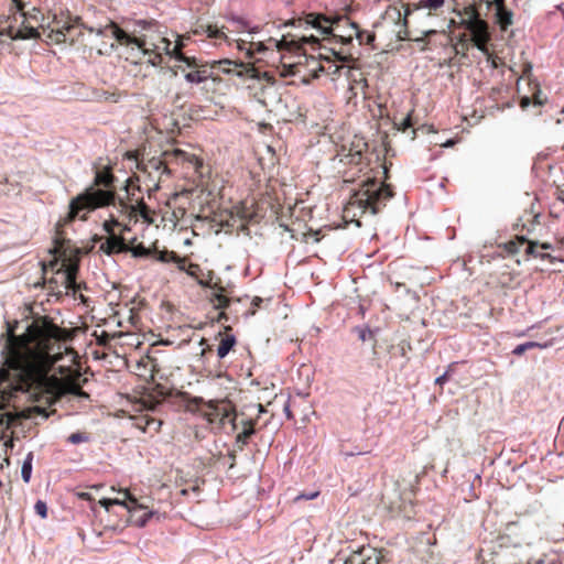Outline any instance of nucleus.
<instances>
[{"label": "nucleus", "mask_w": 564, "mask_h": 564, "mask_svg": "<svg viewBox=\"0 0 564 564\" xmlns=\"http://www.w3.org/2000/svg\"><path fill=\"white\" fill-rule=\"evenodd\" d=\"M165 51L181 64L176 66L177 70L184 73V78L189 84H202L212 77V72L207 66H203L196 57L186 56L181 52L183 44H175L171 48V42L163 39Z\"/></svg>", "instance_id": "obj_5"}, {"label": "nucleus", "mask_w": 564, "mask_h": 564, "mask_svg": "<svg viewBox=\"0 0 564 564\" xmlns=\"http://www.w3.org/2000/svg\"><path fill=\"white\" fill-rule=\"evenodd\" d=\"M242 423H243V430L240 433H238L236 436V444H238L239 449H242V447L248 443V440L256 432L253 424L251 422L243 421Z\"/></svg>", "instance_id": "obj_18"}, {"label": "nucleus", "mask_w": 564, "mask_h": 564, "mask_svg": "<svg viewBox=\"0 0 564 564\" xmlns=\"http://www.w3.org/2000/svg\"><path fill=\"white\" fill-rule=\"evenodd\" d=\"M339 37H340V40H341V41L346 40V41H347V43H348V42H351V40H352V36H351V35H349L348 37H345V36H341V35H340Z\"/></svg>", "instance_id": "obj_50"}, {"label": "nucleus", "mask_w": 564, "mask_h": 564, "mask_svg": "<svg viewBox=\"0 0 564 564\" xmlns=\"http://www.w3.org/2000/svg\"><path fill=\"white\" fill-rule=\"evenodd\" d=\"M90 440L89 435L84 432H76L68 436L67 441L72 444L86 443Z\"/></svg>", "instance_id": "obj_34"}, {"label": "nucleus", "mask_w": 564, "mask_h": 564, "mask_svg": "<svg viewBox=\"0 0 564 564\" xmlns=\"http://www.w3.org/2000/svg\"><path fill=\"white\" fill-rule=\"evenodd\" d=\"M79 18L75 19V22H72L69 20L59 19L56 20V29L50 30L47 37L56 43L66 42L68 35L73 32V30L76 26V23H78Z\"/></svg>", "instance_id": "obj_14"}, {"label": "nucleus", "mask_w": 564, "mask_h": 564, "mask_svg": "<svg viewBox=\"0 0 564 564\" xmlns=\"http://www.w3.org/2000/svg\"><path fill=\"white\" fill-rule=\"evenodd\" d=\"M202 32L210 39H225L226 35L217 25L202 26Z\"/></svg>", "instance_id": "obj_28"}, {"label": "nucleus", "mask_w": 564, "mask_h": 564, "mask_svg": "<svg viewBox=\"0 0 564 564\" xmlns=\"http://www.w3.org/2000/svg\"><path fill=\"white\" fill-rule=\"evenodd\" d=\"M465 29L470 33L474 45L482 53L488 54L487 44L490 41L489 24L478 13L471 12L463 21Z\"/></svg>", "instance_id": "obj_8"}, {"label": "nucleus", "mask_w": 564, "mask_h": 564, "mask_svg": "<svg viewBox=\"0 0 564 564\" xmlns=\"http://www.w3.org/2000/svg\"><path fill=\"white\" fill-rule=\"evenodd\" d=\"M242 45H245V41H242L241 43H238V48H239V50H243V46H242Z\"/></svg>", "instance_id": "obj_52"}, {"label": "nucleus", "mask_w": 564, "mask_h": 564, "mask_svg": "<svg viewBox=\"0 0 564 564\" xmlns=\"http://www.w3.org/2000/svg\"><path fill=\"white\" fill-rule=\"evenodd\" d=\"M229 456H230V458H231V460H232V463H231V465H230V468H232V467H234V465H235L236 455H235V453H230V454H229Z\"/></svg>", "instance_id": "obj_48"}, {"label": "nucleus", "mask_w": 564, "mask_h": 564, "mask_svg": "<svg viewBox=\"0 0 564 564\" xmlns=\"http://www.w3.org/2000/svg\"><path fill=\"white\" fill-rule=\"evenodd\" d=\"M485 1L487 3V9H491V8L495 9V4H494L492 0H485Z\"/></svg>", "instance_id": "obj_47"}, {"label": "nucleus", "mask_w": 564, "mask_h": 564, "mask_svg": "<svg viewBox=\"0 0 564 564\" xmlns=\"http://www.w3.org/2000/svg\"><path fill=\"white\" fill-rule=\"evenodd\" d=\"M84 28L87 29L89 32H95L98 36L112 37L120 45L137 46L138 48L144 46V43L141 42L139 40V37H135L131 34L127 33L124 30H122L121 28H119L117 24H115L112 22L104 28H98V29H95L93 26H90V28L84 26Z\"/></svg>", "instance_id": "obj_10"}, {"label": "nucleus", "mask_w": 564, "mask_h": 564, "mask_svg": "<svg viewBox=\"0 0 564 564\" xmlns=\"http://www.w3.org/2000/svg\"><path fill=\"white\" fill-rule=\"evenodd\" d=\"M230 22L232 24L237 25V29L239 31H245L246 30V31H248L249 34L258 32V28L257 26L249 29L248 22L245 21L242 18H239V17L232 18L230 20Z\"/></svg>", "instance_id": "obj_31"}, {"label": "nucleus", "mask_w": 564, "mask_h": 564, "mask_svg": "<svg viewBox=\"0 0 564 564\" xmlns=\"http://www.w3.org/2000/svg\"><path fill=\"white\" fill-rule=\"evenodd\" d=\"M402 8H404L403 12L401 8L389 7L382 14V23L391 24L395 28L394 32L399 41L411 40L417 44H423L422 50H425L426 37L436 34V31L433 29L425 30L422 31L421 36L410 37L408 30V17L411 15L412 9L409 4L406 7L402 6ZM379 24H381V22L375 23L373 26L378 28Z\"/></svg>", "instance_id": "obj_4"}, {"label": "nucleus", "mask_w": 564, "mask_h": 564, "mask_svg": "<svg viewBox=\"0 0 564 564\" xmlns=\"http://www.w3.org/2000/svg\"><path fill=\"white\" fill-rule=\"evenodd\" d=\"M141 42L144 43L143 47L138 48L137 46H130L132 50H137L138 52H141L142 55H149L148 63L152 66H156L161 63V55L159 53H153L150 48L147 47V43L144 40L139 39Z\"/></svg>", "instance_id": "obj_24"}, {"label": "nucleus", "mask_w": 564, "mask_h": 564, "mask_svg": "<svg viewBox=\"0 0 564 564\" xmlns=\"http://www.w3.org/2000/svg\"><path fill=\"white\" fill-rule=\"evenodd\" d=\"M445 0H421L419 6H414V10L430 9L437 10L444 6Z\"/></svg>", "instance_id": "obj_30"}, {"label": "nucleus", "mask_w": 564, "mask_h": 564, "mask_svg": "<svg viewBox=\"0 0 564 564\" xmlns=\"http://www.w3.org/2000/svg\"><path fill=\"white\" fill-rule=\"evenodd\" d=\"M111 502L113 505L121 506V507H123V508H126L128 510V502H127V498L126 497L122 500H120V499H112Z\"/></svg>", "instance_id": "obj_42"}, {"label": "nucleus", "mask_w": 564, "mask_h": 564, "mask_svg": "<svg viewBox=\"0 0 564 564\" xmlns=\"http://www.w3.org/2000/svg\"><path fill=\"white\" fill-rule=\"evenodd\" d=\"M267 48H268V46L263 42H258V43L251 42L250 47L247 48L246 53L251 58V57H253V50H256L259 53H262Z\"/></svg>", "instance_id": "obj_35"}, {"label": "nucleus", "mask_w": 564, "mask_h": 564, "mask_svg": "<svg viewBox=\"0 0 564 564\" xmlns=\"http://www.w3.org/2000/svg\"><path fill=\"white\" fill-rule=\"evenodd\" d=\"M131 183H132V182H131V180L129 178V180H127V181H126V184H124V185H123V187H122V188L127 192V195H128V196L130 195V185H131Z\"/></svg>", "instance_id": "obj_45"}, {"label": "nucleus", "mask_w": 564, "mask_h": 564, "mask_svg": "<svg viewBox=\"0 0 564 564\" xmlns=\"http://www.w3.org/2000/svg\"><path fill=\"white\" fill-rule=\"evenodd\" d=\"M263 302H264V300L262 297L254 296L251 301V305L253 306V310L249 314L253 315L256 313V308L260 307Z\"/></svg>", "instance_id": "obj_40"}, {"label": "nucleus", "mask_w": 564, "mask_h": 564, "mask_svg": "<svg viewBox=\"0 0 564 564\" xmlns=\"http://www.w3.org/2000/svg\"><path fill=\"white\" fill-rule=\"evenodd\" d=\"M355 561H356V558H355V557H352V558H348V560H346V561L344 562V564H356V562H355Z\"/></svg>", "instance_id": "obj_49"}, {"label": "nucleus", "mask_w": 564, "mask_h": 564, "mask_svg": "<svg viewBox=\"0 0 564 564\" xmlns=\"http://www.w3.org/2000/svg\"><path fill=\"white\" fill-rule=\"evenodd\" d=\"M152 518H156V520H160L161 514L159 513V511L149 510L148 508L144 510L143 514L139 517L137 514L134 517H131L132 521L138 528H144Z\"/></svg>", "instance_id": "obj_20"}, {"label": "nucleus", "mask_w": 564, "mask_h": 564, "mask_svg": "<svg viewBox=\"0 0 564 564\" xmlns=\"http://www.w3.org/2000/svg\"><path fill=\"white\" fill-rule=\"evenodd\" d=\"M121 224L115 218L113 214H110V218L108 220H105L102 224V229L109 235H116L115 234V227H119Z\"/></svg>", "instance_id": "obj_33"}, {"label": "nucleus", "mask_w": 564, "mask_h": 564, "mask_svg": "<svg viewBox=\"0 0 564 564\" xmlns=\"http://www.w3.org/2000/svg\"><path fill=\"white\" fill-rule=\"evenodd\" d=\"M318 495H319L318 491H313V492H310V494H300L296 497H294V501L312 500V499H315Z\"/></svg>", "instance_id": "obj_39"}, {"label": "nucleus", "mask_w": 564, "mask_h": 564, "mask_svg": "<svg viewBox=\"0 0 564 564\" xmlns=\"http://www.w3.org/2000/svg\"><path fill=\"white\" fill-rule=\"evenodd\" d=\"M127 251L131 252L134 258H147L150 254L149 249L142 243L133 246L132 248L128 247Z\"/></svg>", "instance_id": "obj_32"}, {"label": "nucleus", "mask_w": 564, "mask_h": 564, "mask_svg": "<svg viewBox=\"0 0 564 564\" xmlns=\"http://www.w3.org/2000/svg\"><path fill=\"white\" fill-rule=\"evenodd\" d=\"M154 188H155V189H158V188H159V184H158V183H155V184H154Z\"/></svg>", "instance_id": "obj_55"}, {"label": "nucleus", "mask_w": 564, "mask_h": 564, "mask_svg": "<svg viewBox=\"0 0 564 564\" xmlns=\"http://www.w3.org/2000/svg\"><path fill=\"white\" fill-rule=\"evenodd\" d=\"M33 458H34L33 452H29L25 455L22 466H21V477H22L23 481L26 484L30 482V480H31L32 469H33V466H32Z\"/></svg>", "instance_id": "obj_21"}, {"label": "nucleus", "mask_w": 564, "mask_h": 564, "mask_svg": "<svg viewBox=\"0 0 564 564\" xmlns=\"http://www.w3.org/2000/svg\"><path fill=\"white\" fill-rule=\"evenodd\" d=\"M197 283L202 288H208L212 290L209 301L213 303L214 308L221 311L219 314V321L227 319V315L224 310L229 307L231 300L228 297L227 290L220 283V280L214 282L212 274H208L206 279H198Z\"/></svg>", "instance_id": "obj_9"}, {"label": "nucleus", "mask_w": 564, "mask_h": 564, "mask_svg": "<svg viewBox=\"0 0 564 564\" xmlns=\"http://www.w3.org/2000/svg\"><path fill=\"white\" fill-rule=\"evenodd\" d=\"M138 170L149 175L151 180H154V174H159L158 181L161 180L162 175H170L171 171L160 158H151L147 162L141 161L137 163Z\"/></svg>", "instance_id": "obj_13"}, {"label": "nucleus", "mask_w": 564, "mask_h": 564, "mask_svg": "<svg viewBox=\"0 0 564 564\" xmlns=\"http://www.w3.org/2000/svg\"><path fill=\"white\" fill-rule=\"evenodd\" d=\"M0 34L7 36L11 40H18L14 35L19 34V29L13 28L12 25L4 28L0 31Z\"/></svg>", "instance_id": "obj_37"}, {"label": "nucleus", "mask_w": 564, "mask_h": 564, "mask_svg": "<svg viewBox=\"0 0 564 564\" xmlns=\"http://www.w3.org/2000/svg\"><path fill=\"white\" fill-rule=\"evenodd\" d=\"M115 176L108 172H97L95 184L102 185L105 188L88 187L77 196L70 199L68 213L64 218V224L68 225L79 218L86 220L89 213L97 208L112 206L117 213H127L130 218H137L140 215L147 223H151L148 215V207L143 204L141 208L128 204V202L116 195L111 189Z\"/></svg>", "instance_id": "obj_2"}, {"label": "nucleus", "mask_w": 564, "mask_h": 564, "mask_svg": "<svg viewBox=\"0 0 564 564\" xmlns=\"http://www.w3.org/2000/svg\"><path fill=\"white\" fill-rule=\"evenodd\" d=\"M354 333L357 334L361 341H367L375 338V333L366 325H358L354 327Z\"/></svg>", "instance_id": "obj_27"}, {"label": "nucleus", "mask_w": 564, "mask_h": 564, "mask_svg": "<svg viewBox=\"0 0 564 564\" xmlns=\"http://www.w3.org/2000/svg\"><path fill=\"white\" fill-rule=\"evenodd\" d=\"M76 275L77 268L67 265L57 270L56 276L51 280V283L56 284L58 293L64 291L66 294L72 293L73 296H76L77 291L80 290V284L77 283Z\"/></svg>", "instance_id": "obj_11"}, {"label": "nucleus", "mask_w": 564, "mask_h": 564, "mask_svg": "<svg viewBox=\"0 0 564 564\" xmlns=\"http://www.w3.org/2000/svg\"><path fill=\"white\" fill-rule=\"evenodd\" d=\"M34 510L42 519L47 517V506L44 501L37 500L34 505Z\"/></svg>", "instance_id": "obj_36"}, {"label": "nucleus", "mask_w": 564, "mask_h": 564, "mask_svg": "<svg viewBox=\"0 0 564 564\" xmlns=\"http://www.w3.org/2000/svg\"><path fill=\"white\" fill-rule=\"evenodd\" d=\"M538 247H539L538 242H529L527 248H525V253L532 254L534 257H541V258L550 257L549 254L544 256V254L539 253L536 251Z\"/></svg>", "instance_id": "obj_38"}, {"label": "nucleus", "mask_w": 564, "mask_h": 564, "mask_svg": "<svg viewBox=\"0 0 564 564\" xmlns=\"http://www.w3.org/2000/svg\"><path fill=\"white\" fill-rule=\"evenodd\" d=\"M120 227L122 228L123 232L130 231V227L128 225H121Z\"/></svg>", "instance_id": "obj_51"}, {"label": "nucleus", "mask_w": 564, "mask_h": 564, "mask_svg": "<svg viewBox=\"0 0 564 564\" xmlns=\"http://www.w3.org/2000/svg\"><path fill=\"white\" fill-rule=\"evenodd\" d=\"M495 4V22L499 25L501 31H507L513 23V13L505 4V0H492Z\"/></svg>", "instance_id": "obj_15"}, {"label": "nucleus", "mask_w": 564, "mask_h": 564, "mask_svg": "<svg viewBox=\"0 0 564 564\" xmlns=\"http://www.w3.org/2000/svg\"><path fill=\"white\" fill-rule=\"evenodd\" d=\"M447 375H448V371H445L443 375L438 376L435 379V384H438V386L444 384V382L447 380Z\"/></svg>", "instance_id": "obj_41"}, {"label": "nucleus", "mask_w": 564, "mask_h": 564, "mask_svg": "<svg viewBox=\"0 0 564 564\" xmlns=\"http://www.w3.org/2000/svg\"><path fill=\"white\" fill-rule=\"evenodd\" d=\"M124 494V497L127 498L128 502V512L130 513V517H134L135 513L140 510H145L147 506L143 503H140L138 499L128 492V490H122Z\"/></svg>", "instance_id": "obj_22"}, {"label": "nucleus", "mask_w": 564, "mask_h": 564, "mask_svg": "<svg viewBox=\"0 0 564 564\" xmlns=\"http://www.w3.org/2000/svg\"><path fill=\"white\" fill-rule=\"evenodd\" d=\"M100 250L108 256L124 252L128 250L127 239L118 235L109 236L104 242H101Z\"/></svg>", "instance_id": "obj_16"}, {"label": "nucleus", "mask_w": 564, "mask_h": 564, "mask_svg": "<svg viewBox=\"0 0 564 564\" xmlns=\"http://www.w3.org/2000/svg\"><path fill=\"white\" fill-rule=\"evenodd\" d=\"M11 351L0 368V412L18 392H30L62 398L84 392L74 383L62 380L52 370L61 359L56 330L35 322L29 324L21 336L8 329Z\"/></svg>", "instance_id": "obj_1"}, {"label": "nucleus", "mask_w": 564, "mask_h": 564, "mask_svg": "<svg viewBox=\"0 0 564 564\" xmlns=\"http://www.w3.org/2000/svg\"><path fill=\"white\" fill-rule=\"evenodd\" d=\"M112 499H109V498H104L102 500H100V505L106 509V510H109L110 506H112L113 503L111 502Z\"/></svg>", "instance_id": "obj_44"}, {"label": "nucleus", "mask_w": 564, "mask_h": 564, "mask_svg": "<svg viewBox=\"0 0 564 564\" xmlns=\"http://www.w3.org/2000/svg\"><path fill=\"white\" fill-rule=\"evenodd\" d=\"M392 196L393 193L389 185L372 181L365 184L355 194V204H357L362 212H370L372 215H376L381 206Z\"/></svg>", "instance_id": "obj_6"}, {"label": "nucleus", "mask_w": 564, "mask_h": 564, "mask_svg": "<svg viewBox=\"0 0 564 564\" xmlns=\"http://www.w3.org/2000/svg\"><path fill=\"white\" fill-rule=\"evenodd\" d=\"M14 36L19 40H30L40 37V33L34 26L24 25L23 28H19V34Z\"/></svg>", "instance_id": "obj_25"}, {"label": "nucleus", "mask_w": 564, "mask_h": 564, "mask_svg": "<svg viewBox=\"0 0 564 564\" xmlns=\"http://www.w3.org/2000/svg\"><path fill=\"white\" fill-rule=\"evenodd\" d=\"M339 21H345L349 24V26L355 30V36L359 41V44L371 45L375 42L376 35L370 32H366L359 29L356 22L350 21L349 19L337 17L336 19H329L322 14H310L306 18V23L317 30L322 35L332 34L333 28L332 25L338 23Z\"/></svg>", "instance_id": "obj_7"}, {"label": "nucleus", "mask_w": 564, "mask_h": 564, "mask_svg": "<svg viewBox=\"0 0 564 564\" xmlns=\"http://www.w3.org/2000/svg\"><path fill=\"white\" fill-rule=\"evenodd\" d=\"M362 560L357 564H380L381 555L376 549L362 550Z\"/></svg>", "instance_id": "obj_23"}, {"label": "nucleus", "mask_w": 564, "mask_h": 564, "mask_svg": "<svg viewBox=\"0 0 564 564\" xmlns=\"http://www.w3.org/2000/svg\"><path fill=\"white\" fill-rule=\"evenodd\" d=\"M228 67H224L223 72L232 74L241 78H250L256 80L253 88L254 97L264 107H272L281 101L275 79L268 73L257 70L251 64L242 62L225 59L220 62Z\"/></svg>", "instance_id": "obj_3"}, {"label": "nucleus", "mask_w": 564, "mask_h": 564, "mask_svg": "<svg viewBox=\"0 0 564 564\" xmlns=\"http://www.w3.org/2000/svg\"><path fill=\"white\" fill-rule=\"evenodd\" d=\"M285 413H286L288 415H290V410H289V408H288V406L285 408Z\"/></svg>", "instance_id": "obj_54"}, {"label": "nucleus", "mask_w": 564, "mask_h": 564, "mask_svg": "<svg viewBox=\"0 0 564 564\" xmlns=\"http://www.w3.org/2000/svg\"><path fill=\"white\" fill-rule=\"evenodd\" d=\"M236 344V338L234 335H228L221 338L218 348H217V356L219 359L225 358L229 351L234 348Z\"/></svg>", "instance_id": "obj_19"}, {"label": "nucleus", "mask_w": 564, "mask_h": 564, "mask_svg": "<svg viewBox=\"0 0 564 564\" xmlns=\"http://www.w3.org/2000/svg\"><path fill=\"white\" fill-rule=\"evenodd\" d=\"M541 247H542L543 249H549V248H550V245H549V243H543V245H541Z\"/></svg>", "instance_id": "obj_53"}, {"label": "nucleus", "mask_w": 564, "mask_h": 564, "mask_svg": "<svg viewBox=\"0 0 564 564\" xmlns=\"http://www.w3.org/2000/svg\"><path fill=\"white\" fill-rule=\"evenodd\" d=\"M164 155L165 156L173 155L175 158H182L184 160L193 162V163H195L196 169H198V167H200L203 165L202 161H199L195 155H189V154L185 153L182 150H175L173 153L165 152Z\"/></svg>", "instance_id": "obj_29"}, {"label": "nucleus", "mask_w": 564, "mask_h": 564, "mask_svg": "<svg viewBox=\"0 0 564 564\" xmlns=\"http://www.w3.org/2000/svg\"><path fill=\"white\" fill-rule=\"evenodd\" d=\"M454 143H455V141H454L453 139H449V140H447L446 142H444V143L442 144V147H444V148H451V147H453V145H454Z\"/></svg>", "instance_id": "obj_46"}, {"label": "nucleus", "mask_w": 564, "mask_h": 564, "mask_svg": "<svg viewBox=\"0 0 564 564\" xmlns=\"http://www.w3.org/2000/svg\"><path fill=\"white\" fill-rule=\"evenodd\" d=\"M270 45L276 47L280 50H289L294 51L296 53H300L302 50H304L305 45H311L313 47L319 45V40L317 36L310 35V36H301V37H289L283 35L280 40L270 37L269 41Z\"/></svg>", "instance_id": "obj_12"}, {"label": "nucleus", "mask_w": 564, "mask_h": 564, "mask_svg": "<svg viewBox=\"0 0 564 564\" xmlns=\"http://www.w3.org/2000/svg\"><path fill=\"white\" fill-rule=\"evenodd\" d=\"M219 420L221 424L230 423L236 427V414H232L231 410L227 405H217L214 411L208 414V421L214 423Z\"/></svg>", "instance_id": "obj_17"}, {"label": "nucleus", "mask_w": 564, "mask_h": 564, "mask_svg": "<svg viewBox=\"0 0 564 564\" xmlns=\"http://www.w3.org/2000/svg\"><path fill=\"white\" fill-rule=\"evenodd\" d=\"M411 124H412V123H411V118H410V116H408V117H405V118L402 120L401 129H402L403 131H405L408 128H410V127H411Z\"/></svg>", "instance_id": "obj_43"}, {"label": "nucleus", "mask_w": 564, "mask_h": 564, "mask_svg": "<svg viewBox=\"0 0 564 564\" xmlns=\"http://www.w3.org/2000/svg\"><path fill=\"white\" fill-rule=\"evenodd\" d=\"M547 345L546 344H541V343H538V341H527V343H523V344H520L518 346H516L512 350V354L516 355V356H521L522 354H524L527 350L529 349H532V348H545Z\"/></svg>", "instance_id": "obj_26"}]
</instances>
